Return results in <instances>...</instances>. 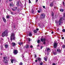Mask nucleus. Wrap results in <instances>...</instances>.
I'll return each instance as SVG.
<instances>
[{"label":"nucleus","instance_id":"1","mask_svg":"<svg viewBox=\"0 0 65 65\" xmlns=\"http://www.w3.org/2000/svg\"><path fill=\"white\" fill-rule=\"evenodd\" d=\"M62 18L61 17L59 21L58 22L57 20L55 21V23L56 25H57L58 24L59 25H60L62 23Z\"/></svg>","mask_w":65,"mask_h":65},{"label":"nucleus","instance_id":"2","mask_svg":"<svg viewBox=\"0 0 65 65\" xmlns=\"http://www.w3.org/2000/svg\"><path fill=\"white\" fill-rule=\"evenodd\" d=\"M8 33V31L7 30H5L4 32L2 34V37H4L5 36H7Z\"/></svg>","mask_w":65,"mask_h":65},{"label":"nucleus","instance_id":"3","mask_svg":"<svg viewBox=\"0 0 65 65\" xmlns=\"http://www.w3.org/2000/svg\"><path fill=\"white\" fill-rule=\"evenodd\" d=\"M15 36L14 35V34L12 33L11 35V36L10 39L11 41H12L13 39V40H15Z\"/></svg>","mask_w":65,"mask_h":65},{"label":"nucleus","instance_id":"4","mask_svg":"<svg viewBox=\"0 0 65 65\" xmlns=\"http://www.w3.org/2000/svg\"><path fill=\"white\" fill-rule=\"evenodd\" d=\"M3 62L5 63H7L8 61L7 60V57H4Z\"/></svg>","mask_w":65,"mask_h":65},{"label":"nucleus","instance_id":"5","mask_svg":"<svg viewBox=\"0 0 65 65\" xmlns=\"http://www.w3.org/2000/svg\"><path fill=\"white\" fill-rule=\"evenodd\" d=\"M45 15L44 13L41 14L40 17L41 19H44L45 18Z\"/></svg>","mask_w":65,"mask_h":65},{"label":"nucleus","instance_id":"6","mask_svg":"<svg viewBox=\"0 0 65 65\" xmlns=\"http://www.w3.org/2000/svg\"><path fill=\"white\" fill-rule=\"evenodd\" d=\"M13 53L14 55H17V54L18 53V51L17 50H14Z\"/></svg>","mask_w":65,"mask_h":65},{"label":"nucleus","instance_id":"7","mask_svg":"<svg viewBox=\"0 0 65 65\" xmlns=\"http://www.w3.org/2000/svg\"><path fill=\"white\" fill-rule=\"evenodd\" d=\"M57 46V43H55L54 44V48H56Z\"/></svg>","mask_w":65,"mask_h":65},{"label":"nucleus","instance_id":"8","mask_svg":"<svg viewBox=\"0 0 65 65\" xmlns=\"http://www.w3.org/2000/svg\"><path fill=\"white\" fill-rule=\"evenodd\" d=\"M11 44L14 47L16 45V44H15V43L14 42H12L11 43Z\"/></svg>","mask_w":65,"mask_h":65},{"label":"nucleus","instance_id":"9","mask_svg":"<svg viewBox=\"0 0 65 65\" xmlns=\"http://www.w3.org/2000/svg\"><path fill=\"white\" fill-rule=\"evenodd\" d=\"M10 61L12 63H13L14 61H16V59H15L14 60L12 59H11Z\"/></svg>","mask_w":65,"mask_h":65},{"label":"nucleus","instance_id":"10","mask_svg":"<svg viewBox=\"0 0 65 65\" xmlns=\"http://www.w3.org/2000/svg\"><path fill=\"white\" fill-rule=\"evenodd\" d=\"M41 41L42 42V41H45V38H44L43 39L42 38H41Z\"/></svg>","mask_w":65,"mask_h":65},{"label":"nucleus","instance_id":"11","mask_svg":"<svg viewBox=\"0 0 65 65\" xmlns=\"http://www.w3.org/2000/svg\"><path fill=\"white\" fill-rule=\"evenodd\" d=\"M17 7H15L14 8V9H13V8H12V10H13V11H15V10H17Z\"/></svg>","mask_w":65,"mask_h":65},{"label":"nucleus","instance_id":"12","mask_svg":"<svg viewBox=\"0 0 65 65\" xmlns=\"http://www.w3.org/2000/svg\"><path fill=\"white\" fill-rule=\"evenodd\" d=\"M2 19L4 22L5 23V22H6V19H5V18H4V17H3L2 18Z\"/></svg>","mask_w":65,"mask_h":65},{"label":"nucleus","instance_id":"13","mask_svg":"<svg viewBox=\"0 0 65 65\" xmlns=\"http://www.w3.org/2000/svg\"><path fill=\"white\" fill-rule=\"evenodd\" d=\"M5 48H6H6H7L8 47V45L7 44H6L5 45Z\"/></svg>","mask_w":65,"mask_h":65},{"label":"nucleus","instance_id":"14","mask_svg":"<svg viewBox=\"0 0 65 65\" xmlns=\"http://www.w3.org/2000/svg\"><path fill=\"white\" fill-rule=\"evenodd\" d=\"M57 51L58 52H61V50H60V49L59 48H58L57 49Z\"/></svg>","mask_w":65,"mask_h":65},{"label":"nucleus","instance_id":"15","mask_svg":"<svg viewBox=\"0 0 65 65\" xmlns=\"http://www.w3.org/2000/svg\"><path fill=\"white\" fill-rule=\"evenodd\" d=\"M47 51L48 52H51V50H50L49 48H48L47 49Z\"/></svg>","mask_w":65,"mask_h":65},{"label":"nucleus","instance_id":"16","mask_svg":"<svg viewBox=\"0 0 65 65\" xmlns=\"http://www.w3.org/2000/svg\"><path fill=\"white\" fill-rule=\"evenodd\" d=\"M50 5L51 7H52V6H53V3H51Z\"/></svg>","mask_w":65,"mask_h":65},{"label":"nucleus","instance_id":"17","mask_svg":"<svg viewBox=\"0 0 65 65\" xmlns=\"http://www.w3.org/2000/svg\"><path fill=\"white\" fill-rule=\"evenodd\" d=\"M38 26L40 28L41 27V26H42V24H40V23H39Z\"/></svg>","mask_w":65,"mask_h":65},{"label":"nucleus","instance_id":"18","mask_svg":"<svg viewBox=\"0 0 65 65\" xmlns=\"http://www.w3.org/2000/svg\"><path fill=\"white\" fill-rule=\"evenodd\" d=\"M63 18H62L63 19V20H64V18H65V13H64L63 14Z\"/></svg>","mask_w":65,"mask_h":65},{"label":"nucleus","instance_id":"19","mask_svg":"<svg viewBox=\"0 0 65 65\" xmlns=\"http://www.w3.org/2000/svg\"><path fill=\"white\" fill-rule=\"evenodd\" d=\"M25 47H26V48H29V46L28 45H27Z\"/></svg>","mask_w":65,"mask_h":65},{"label":"nucleus","instance_id":"20","mask_svg":"<svg viewBox=\"0 0 65 65\" xmlns=\"http://www.w3.org/2000/svg\"><path fill=\"white\" fill-rule=\"evenodd\" d=\"M41 42V41L39 40H37V42L38 43H40V42Z\"/></svg>","mask_w":65,"mask_h":65},{"label":"nucleus","instance_id":"21","mask_svg":"<svg viewBox=\"0 0 65 65\" xmlns=\"http://www.w3.org/2000/svg\"><path fill=\"white\" fill-rule=\"evenodd\" d=\"M29 36H32V34L31 33V32H30L29 34Z\"/></svg>","mask_w":65,"mask_h":65},{"label":"nucleus","instance_id":"22","mask_svg":"<svg viewBox=\"0 0 65 65\" xmlns=\"http://www.w3.org/2000/svg\"><path fill=\"white\" fill-rule=\"evenodd\" d=\"M44 60L45 61H47V57H44Z\"/></svg>","mask_w":65,"mask_h":65},{"label":"nucleus","instance_id":"23","mask_svg":"<svg viewBox=\"0 0 65 65\" xmlns=\"http://www.w3.org/2000/svg\"><path fill=\"white\" fill-rule=\"evenodd\" d=\"M18 44H19V45H21L23 44V43L22 42L20 43V42H19L18 43Z\"/></svg>","mask_w":65,"mask_h":65},{"label":"nucleus","instance_id":"24","mask_svg":"<svg viewBox=\"0 0 65 65\" xmlns=\"http://www.w3.org/2000/svg\"><path fill=\"white\" fill-rule=\"evenodd\" d=\"M34 32L35 33H37V31L36 30H34Z\"/></svg>","mask_w":65,"mask_h":65},{"label":"nucleus","instance_id":"25","mask_svg":"<svg viewBox=\"0 0 65 65\" xmlns=\"http://www.w3.org/2000/svg\"><path fill=\"white\" fill-rule=\"evenodd\" d=\"M60 11H61L62 12H63V11H64V10L62 9H61L60 10Z\"/></svg>","mask_w":65,"mask_h":65},{"label":"nucleus","instance_id":"26","mask_svg":"<svg viewBox=\"0 0 65 65\" xmlns=\"http://www.w3.org/2000/svg\"><path fill=\"white\" fill-rule=\"evenodd\" d=\"M53 54L55 55H57V52H54Z\"/></svg>","mask_w":65,"mask_h":65},{"label":"nucleus","instance_id":"27","mask_svg":"<svg viewBox=\"0 0 65 65\" xmlns=\"http://www.w3.org/2000/svg\"><path fill=\"white\" fill-rule=\"evenodd\" d=\"M38 61H40V60H41V58H38Z\"/></svg>","mask_w":65,"mask_h":65},{"label":"nucleus","instance_id":"28","mask_svg":"<svg viewBox=\"0 0 65 65\" xmlns=\"http://www.w3.org/2000/svg\"><path fill=\"white\" fill-rule=\"evenodd\" d=\"M62 31L63 32H65V29H63L62 30Z\"/></svg>","mask_w":65,"mask_h":65},{"label":"nucleus","instance_id":"29","mask_svg":"<svg viewBox=\"0 0 65 65\" xmlns=\"http://www.w3.org/2000/svg\"><path fill=\"white\" fill-rule=\"evenodd\" d=\"M65 45H63L62 46V48H65Z\"/></svg>","mask_w":65,"mask_h":65},{"label":"nucleus","instance_id":"30","mask_svg":"<svg viewBox=\"0 0 65 65\" xmlns=\"http://www.w3.org/2000/svg\"><path fill=\"white\" fill-rule=\"evenodd\" d=\"M52 16H53L54 15V13L53 12H52Z\"/></svg>","mask_w":65,"mask_h":65},{"label":"nucleus","instance_id":"31","mask_svg":"<svg viewBox=\"0 0 65 65\" xmlns=\"http://www.w3.org/2000/svg\"><path fill=\"white\" fill-rule=\"evenodd\" d=\"M10 5L11 6H13V4H10Z\"/></svg>","mask_w":65,"mask_h":65},{"label":"nucleus","instance_id":"32","mask_svg":"<svg viewBox=\"0 0 65 65\" xmlns=\"http://www.w3.org/2000/svg\"><path fill=\"white\" fill-rule=\"evenodd\" d=\"M19 65H23V63L21 62L20 63Z\"/></svg>","mask_w":65,"mask_h":65},{"label":"nucleus","instance_id":"33","mask_svg":"<svg viewBox=\"0 0 65 65\" xmlns=\"http://www.w3.org/2000/svg\"><path fill=\"white\" fill-rule=\"evenodd\" d=\"M29 0V3H31V1H30V0Z\"/></svg>","mask_w":65,"mask_h":65},{"label":"nucleus","instance_id":"34","mask_svg":"<svg viewBox=\"0 0 65 65\" xmlns=\"http://www.w3.org/2000/svg\"><path fill=\"white\" fill-rule=\"evenodd\" d=\"M40 65H43V63L42 62H41L40 63Z\"/></svg>","mask_w":65,"mask_h":65},{"label":"nucleus","instance_id":"35","mask_svg":"<svg viewBox=\"0 0 65 65\" xmlns=\"http://www.w3.org/2000/svg\"><path fill=\"white\" fill-rule=\"evenodd\" d=\"M38 12L39 13H40V10H38Z\"/></svg>","mask_w":65,"mask_h":65},{"label":"nucleus","instance_id":"36","mask_svg":"<svg viewBox=\"0 0 65 65\" xmlns=\"http://www.w3.org/2000/svg\"><path fill=\"white\" fill-rule=\"evenodd\" d=\"M28 41H31V39L30 38H28Z\"/></svg>","mask_w":65,"mask_h":65},{"label":"nucleus","instance_id":"37","mask_svg":"<svg viewBox=\"0 0 65 65\" xmlns=\"http://www.w3.org/2000/svg\"><path fill=\"white\" fill-rule=\"evenodd\" d=\"M7 18L8 19V18H9V16H7Z\"/></svg>","mask_w":65,"mask_h":65},{"label":"nucleus","instance_id":"38","mask_svg":"<svg viewBox=\"0 0 65 65\" xmlns=\"http://www.w3.org/2000/svg\"><path fill=\"white\" fill-rule=\"evenodd\" d=\"M37 57V56L36 55H35V58H36Z\"/></svg>","mask_w":65,"mask_h":65},{"label":"nucleus","instance_id":"39","mask_svg":"<svg viewBox=\"0 0 65 65\" xmlns=\"http://www.w3.org/2000/svg\"><path fill=\"white\" fill-rule=\"evenodd\" d=\"M42 7L43 8H45V7L44 6H43Z\"/></svg>","mask_w":65,"mask_h":65},{"label":"nucleus","instance_id":"40","mask_svg":"<svg viewBox=\"0 0 65 65\" xmlns=\"http://www.w3.org/2000/svg\"><path fill=\"white\" fill-rule=\"evenodd\" d=\"M53 65H56V64H55V63H53Z\"/></svg>","mask_w":65,"mask_h":65},{"label":"nucleus","instance_id":"41","mask_svg":"<svg viewBox=\"0 0 65 65\" xmlns=\"http://www.w3.org/2000/svg\"><path fill=\"white\" fill-rule=\"evenodd\" d=\"M30 47L31 48H32V47H33V46L32 45H31L30 46Z\"/></svg>","mask_w":65,"mask_h":65},{"label":"nucleus","instance_id":"42","mask_svg":"<svg viewBox=\"0 0 65 65\" xmlns=\"http://www.w3.org/2000/svg\"><path fill=\"white\" fill-rule=\"evenodd\" d=\"M36 0V3H37V2H38V0Z\"/></svg>","mask_w":65,"mask_h":65},{"label":"nucleus","instance_id":"43","mask_svg":"<svg viewBox=\"0 0 65 65\" xmlns=\"http://www.w3.org/2000/svg\"><path fill=\"white\" fill-rule=\"evenodd\" d=\"M62 3L64 5V2H62Z\"/></svg>","mask_w":65,"mask_h":65},{"label":"nucleus","instance_id":"44","mask_svg":"<svg viewBox=\"0 0 65 65\" xmlns=\"http://www.w3.org/2000/svg\"><path fill=\"white\" fill-rule=\"evenodd\" d=\"M36 30H37L38 31V30H39V29L38 28H36Z\"/></svg>","mask_w":65,"mask_h":65},{"label":"nucleus","instance_id":"45","mask_svg":"<svg viewBox=\"0 0 65 65\" xmlns=\"http://www.w3.org/2000/svg\"><path fill=\"white\" fill-rule=\"evenodd\" d=\"M62 39H64V37H62Z\"/></svg>","mask_w":65,"mask_h":65},{"label":"nucleus","instance_id":"46","mask_svg":"<svg viewBox=\"0 0 65 65\" xmlns=\"http://www.w3.org/2000/svg\"><path fill=\"white\" fill-rule=\"evenodd\" d=\"M11 14H13V12H11Z\"/></svg>","mask_w":65,"mask_h":65},{"label":"nucleus","instance_id":"47","mask_svg":"<svg viewBox=\"0 0 65 65\" xmlns=\"http://www.w3.org/2000/svg\"><path fill=\"white\" fill-rule=\"evenodd\" d=\"M42 47H43L42 46H41V49H42Z\"/></svg>","mask_w":65,"mask_h":65},{"label":"nucleus","instance_id":"48","mask_svg":"<svg viewBox=\"0 0 65 65\" xmlns=\"http://www.w3.org/2000/svg\"><path fill=\"white\" fill-rule=\"evenodd\" d=\"M43 44H45V42H44L43 43Z\"/></svg>","mask_w":65,"mask_h":65},{"label":"nucleus","instance_id":"49","mask_svg":"<svg viewBox=\"0 0 65 65\" xmlns=\"http://www.w3.org/2000/svg\"><path fill=\"white\" fill-rule=\"evenodd\" d=\"M31 12L32 13H33V10H32Z\"/></svg>","mask_w":65,"mask_h":65},{"label":"nucleus","instance_id":"50","mask_svg":"<svg viewBox=\"0 0 65 65\" xmlns=\"http://www.w3.org/2000/svg\"><path fill=\"white\" fill-rule=\"evenodd\" d=\"M35 61L36 62H37V60H36Z\"/></svg>","mask_w":65,"mask_h":65},{"label":"nucleus","instance_id":"51","mask_svg":"<svg viewBox=\"0 0 65 65\" xmlns=\"http://www.w3.org/2000/svg\"><path fill=\"white\" fill-rule=\"evenodd\" d=\"M12 0H9V1H12Z\"/></svg>","mask_w":65,"mask_h":65},{"label":"nucleus","instance_id":"52","mask_svg":"<svg viewBox=\"0 0 65 65\" xmlns=\"http://www.w3.org/2000/svg\"><path fill=\"white\" fill-rule=\"evenodd\" d=\"M51 33H52V34H53V33H54V32H52Z\"/></svg>","mask_w":65,"mask_h":65},{"label":"nucleus","instance_id":"53","mask_svg":"<svg viewBox=\"0 0 65 65\" xmlns=\"http://www.w3.org/2000/svg\"><path fill=\"white\" fill-rule=\"evenodd\" d=\"M39 46V45H38V46Z\"/></svg>","mask_w":65,"mask_h":65},{"label":"nucleus","instance_id":"54","mask_svg":"<svg viewBox=\"0 0 65 65\" xmlns=\"http://www.w3.org/2000/svg\"><path fill=\"white\" fill-rule=\"evenodd\" d=\"M8 39H9V38H8Z\"/></svg>","mask_w":65,"mask_h":65},{"label":"nucleus","instance_id":"55","mask_svg":"<svg viewBox=\"0 0 65 65\" xmlns=\"http://www.w3.org/2000/svg\"><path fill=\"white\" fill-rule=\"evenodd\" d=\"M2 55V54H1V55Z\"/></svg>","mask_w":65,"mask_h":65},{"label":"nucleus","instance_id":"56","mask_svg":"<svg viewBox=\"0 0 65 65\" xmlns=\"http://www.w3.org/2000/svg\"><path fill=\"white\" fill-rule=\"evenodd\" d=\"M25 1H26V0H25Z\"/></svg>","mask_w":65,"mask_h":65},{"label":"nucleus","instance_id":"57","mask_svg":"<svg viewBox=\"0 0 65 65\" xmlns=\"http://www.w3.org/2000/svg\"><path fill=\"white\" fill-rule=\"evenodd\" d=\"M59 28L58 29L59 30Z\"/></svg>","mask_w":65,"mask_h":65}]
</instances>
